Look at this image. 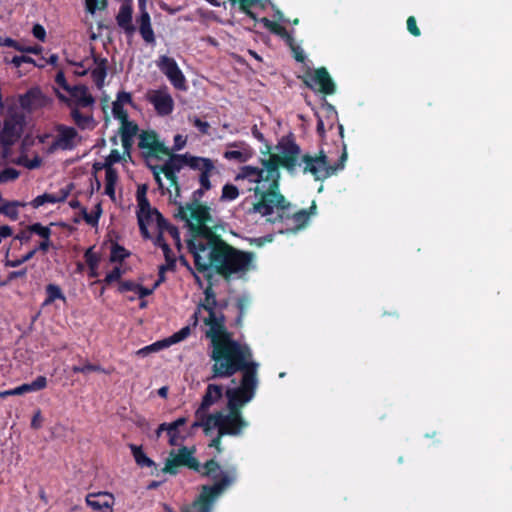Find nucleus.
<instances>
[{"instance_id":"obj_62","label":"nucleus","mask_w":512,"mask_h":512,"mask_svg":"<svg viewBox=\"0 0 512 512\" xmlns=\"http://www.w3.org/2000/svg\"><path fill=\"white\" fill-rule=\"evenodd\" d=\"M32 232L30 231V225L27 228L22 229L14 238L19 240L21 243H27L30 241Z\"/></svg>"},{"instance_id":"obj_21","label":"nucleus","mask_w":512,"mask_h":512,"mask_svg":"<svg viewBox=\"0 0 512 512\" xmlns=\"http://www.w3.org/2000/svg\"><path fill=\"white\" fill-rule=\"evenodd\" d=\"M57 137L56 144L61 150H72L75 148V140L78 138V132L74 127L59 124L56 127Z\"/></svg>"},{"instance_id":"obj_34","label":"nucleus","mask_w":512,"mask_h":512,"mask_svg":"<svg viewBox=\"0 0 512 512\" xmlns=\"http://www.w3.org/2000/svg\"><path fill=\"white\" fill-rule=\"evenodd\" d=\"M260 0H230L232 5L239 4L240 10L245 13L249 18L256 19V15L251 11V7L256 5Z\"/></svg>"},{"instance_id":"obj_32","label":"nucleus","mask_w":512,"mask_h":512,"mask_svg":"<svg viewBox=\"0 0 512 512\" xmlns=\"http://www.w3.org/2000/svg\"><path fill=\"white\" fill-rule=\"evenodd\" d=\"M19 206H24V204L19 201H8L6 204L1 206L0 214H3L9 217L12 220H16L19 216L17 208Z\"/></svg>"},{"instance_id":"obj_42","label":"nucleus","mask_w":512,"mask_h":512,"mask_svg":"<svg viewBox=\"0 0 512 512\" xmlns=\"http://www.w3.org/2000/svg\"><path fill=\"white\" fill-rule=\"evenodd\" d=\"M20 172L12 167L5 168L0 172V184L16 180Z\"/></svg>"},{"instance_id":"obj_40","label":"nucleus","mask_w":512,"mask_h":512,"mask_svg":"<svg viewBox=\"0 0 512 512\" xmlns=\"http://www.w3.org/2000/svg\"><path fill=\"white\" fill-rule=\"evenodd\" d=\"M188 121L198 129V131L203 135L209 134L210 124L207 121L201 120L197 116H189Z\"/></svg>"},{"instance_id":"obj_47","label":"nucleus","mask_w":512,"mask_h":512,"mask_svg":"<svg viewBox=\"0 0 512 512\" xmlns=\"http://www.w3.org/2000/svg\"><path fill=\"white\" fill-rule=\"evenodd\" d=\"M35 254H36V250H30L29 252H27L25 255L21 256L18 259H14V260L7 259L5 262V266L18 267V266L22 265L23 263L31 260Z\"/></svg>"},{"instance_id":"obj_49","label":"nucleus","mask_w":512,"mask_h":512,"mask_svg":"<svg viewBox=\"0 0 512 512\" xmlns=\"http://www.w3.org/2000/svg\"><path fill=\"white\" fill-rule=\"evenodd\" d=\"M112 113L113 116L120 121V123L129 120L128 113L124 109V106L119 105L118 103L112 104Z\"/></svg>"},{"instance_id":"obj_33","label":"nucleus","mask_w":512,"mask_h":512,"mask_svg":"<svg viewBox=\"0 0 512 512\" xmlns=\"http://www.w3.org/2000/svg\"><path fill=\"white\" fill-rule=\"evenodd\" d=\"M130 256V252L123 246L115 243L111 247L110 261L111 262H123Z\"/></svg>"},{"instance_id":"obj_64","label":"nucleus","mask_w":512,"mask_h":512,"mask_svg":"<svg viewBox=\"0 0 512 512\" xmlns=\"http://www.w3.org/2000/svg\"><path fill=\"white\" fill-rule=\"evenodd\" d=\"M55 81L56 83L62 88L64 89L65 91H70V89L73 87V86H70L67 81H66V78H65V75L63 72H58L57 75H56V78H55Z\"/></svg>"},{"instance_id":"obj_15","label":"nucleus","mask_w":512,"mask_h":512,"mask_svg":"<svg viewBox=\"0 0 512 512\" xmlns=\"http://www.w3.org/2000/svg\"><path fill=\"white\" fill-rule=\"evenodd\" d=\"M147 99L159 116H168L174 110V100L167 87L150 91Z\"/></svg>"},{"instance_id":"obj_45","label":"nucleus","mask_w":512,"mask_h":512,"mask_svg":"<svg viewBox=\"0 0 512 512\" xmlns=\"http://www.w3.org/2000/svg\"><path fill=\"white\" fill-rule=\"evenodd\" d=\"M72 371H73V373H82V374H87L90 372H105V370L100 365L91 364V363H86L83 366H73Z\"/></svg>"},{"instance_id":"obj_50","label":"nucleus","mask_w":512,"mask_h":512,"mask_svg":"<svg viewBox=\"0 0 512 512\" xmlns=\"http://www.w3.org/2000/svg\"><path fill=\"white\" fill-rule=\"evenodd\" d=\"M179 467V464H177L175 458L172 456L166 460L165 466L162 468V472L170 475H176L179 472Z\"/></svg>"},{"instance_id":"obj_6","label":"nucleus","mask_w":512,"mask_h":512,"mask_svg":"<svg viewBox=\"0 0 512 512\" xmlns=\"http://www.w3.org/2000/svg\"><path fill=\"white\" fill-rule=\"evenodd\" d=\"M205 420V422H194L192 428L202 427L206 435H210L211 431L217 428L220 436H238L248 426L242 412L235 410H228V414L218 411L210 414Z\"/></svg>"},{"instance_id":"obj_5","label":"nucleus","mask_w":512,"mask_h":512,"mask_svg":"<svg viewBox=\"0 0 512 512\" xmlns=\"http://www.w3.org/2000/svg\"><path fill=\"white\" fill-rule=\"evenodd\" d=\"M194 453V447L189 448L182 446L179 448L177 453L172 450L170 452V456L175 458V461L180 467H187L190 470L197 472L201 477L211 479L213 481L212 485L219 484L223 480L227 479L228 484L224 487L223 493L236 481V467L231 466L224 470L215 458H211L204 464H201L198 459L194 457Z\"/></svg>"},{"instance_id":"obj_16","label":"nucleus","mask_w":512,"mask_h":512,"mask_svg":"<svg viewBox=\"0 0 512 512\" xmlns=\"http://www.w3.org/2000/svg\"><path fill=\"white\" fill-rule=\"evenodd\" d=\"M188 211L189 218L196 222L195 225L208 223L212 220L209 207L201 203H188L186 207L179 205L176 216L188 221Z\"/></svg>"},{"instance_id":"obj_9","label":"nucleus","mask_w":512,"mask_h":512,"mask_svg":"<svg viewBox=\"0 0 512 512\" xmlns=\"http://www.w3.org/2000/svg\"><path fill=\"white\" fill-rule=\"evenodd\" d=\"M25 125L24 113L14 107L8 108L0 131V145L4 148L14 145L21 138Z\"/></svg>"},{"instance_id":"obj_23","label":"nucleus","mask_w":512,"mask_h":512,"mask_svg":"<svg viewBox=\"0 0 512 512\" xmlns=\"http://www.w3.org/2000/svg\"><path fill=\"white\" fill-rule=\"evenodd\" d=\"M60 99L65 100L67 102V105L71 108L70 116L79 129H94V127L96 126V122L92 114H82L79 108L73 107L72 101L65 98L64 96H60Z\"/></svg>"},{"instance_id":"obj_12","label":"nucleus","mask_w":512,"mask_h":512,"mask_svg":"<svg viewBox=\"0 0 512 512\" xmlns=\"http://www.w3.org/2000/svg\"><path fill=\"white\" fill-rule=\"evenodd\" d=\"M156 65L175 89L180 91L187 90L186 78L174 58L161 55L157 59Z\"/></svg>"},{"instance_id":"obj_43","label":"nucleus","mask_w":512,"mask_h":512,"mask_svg":"<svg viewBox=\"0 0 512 512\" xmlns=\"http://www.w3.org/2000/svg\"><path fill=\"white\" fill-rule=\"evenodd\" d=\"M85 261L89 267V270H96L99 264V256L93 252V248H88L84 253Z\"/></svg>"},{"instance_id":"obj_52","label":"nucleus","mask_w":512,"mask_h":512,"mask_svg":"<svg viewBox=\"0 0 512 512\" xmlns=\"http://www.w3.org/2000/svg\"><path fill=\"white\" fill-rule=\"evenodd\" d=\"M121 159L122 156L120 152L117 149H113L111 150L110 154L106 157L103 166H105V168L113 167V164L120 162Z\"/></svg>"},{"instance_id":"obj_61","label":"nucleus","mask_w":512,"mask_h":512,"mask_svg":"<svg viewBox=\"0 0 512 512\" xmlns=\"http://www.w3.org/2000/svg\"><path fill=\"white\" fill-rule=\"evenodd\" d=\"M149 169L152 171L153 173V176H154V179L158 185V188L163 190L164 189V184L162 182V178H161V173H163L162 171H159V168H160V165H151V164H147Z\"/></svg>"},{"instance_id":"obj_24","label":"nucleus","mask_w":512,"mask_h":512,"mask_svg":"<svg viewBox=\"0 0 512 512\" xmlns=\"http://www.w3.org/2000/svg\"><path fill=\"white\" fill-rule=\"evenodd\" d=\"M74 100V107L86 108L91 107L95 103L94 97L89 93L85 85H75L68 91Z\"/></svg>"},{"instance_id":"obj_41","label":"nucleus","mask_w":512,"mask_h":512,"mask_svg":"<svg viewBox=\"0 0 512 512\" xmlns=\"http://www.w3.org/2000/svg\"><path fill=\"white\" fill-rule=\"evenodd\" d=\"M30 231L32 234L40 236L42 239L50 238L52 231L49 226H43L41 223H33L30 225Z\"/></svg>"},{"instance_id":"obj_37","label":"nucleus","mask_w":512,"mask_h":512,"mask_svg":"<svg viewBox=\"0 0 512 512\" xmlns=\"http://www.w3.org/2000/svg\"><path fill=\"white\" fill-rule=\"evenodd\" d=\"M190 333H191L190 327L185 326V327L181 328L179 331L175 332L174 334H172L171 336H169L168 338H165V339H166L168 346H171L173 344H176V343H179V342L185 340L190 335Z\"/></svg>"},{"instance_id":"obj_30","label":"nucleus","mask_w":512,"mask_h":512,"mask_svg":"<svg viewBox=\"0 0 512 512\" xmlns=\"http://www.w3.org/2000/svg\"><path fill=\"white\" fill-rule=\"evenodd\" d=\"M249 305V299L246 296H240L236 300V308L238 310V315L233 323V326L240 328L243 325V318L246 313V309Z\"/></svg>"},{"instance_id":"obj_14","label":"nucleus","mask_w":512,"mask_h":512,"mask_svg":"<svg viewBox=\"0 0 512 512\" xmlns=\"http://www.w3.org/2000/svg\"><path fill=\"white\" fill-rule=\"evenodd\" d=\"M223 396V387L218 384H208L205 393L202 397V401L195 411V422H205L206 418L209 417V408L217 403Z\"/></svg>"},{"instance_id":"obj_1","label":"nucleus","mask_w":512,"mask_h":512,"mask_svg":"<svg viewBox=\"0 0 512 512\" xmlns=\"http://www.w3.org/2000/svg\"><path fill=\"white\" fill-rule=\"evenodd\" d=\"M262 165L263 168L243 166L236 177V179H248L256 183L253 189L256 202L249 209V213L260 214L272 224H281L283 226L279 230L281 233L298 232L316 213L315 202H312L309 209L296 210L280 191V176L268 173L270 169L268 159L263 160Z\"/></svg>"},{"instance_id":"obj_2","label":"nucleus","mask_w":512,"mask_h":512,"mask_svg":"<svg viewBox=\"0 0 512 512\" xmlns=\"http://www.w3.org/2000/svg\"><path fill=\"white\" fill-rule=\"evenodd\" d=\"M225 365H229V361L225 363L213 364L212 375L208 379L229 378L237 372L242 373L240 384L238 387L227 388L225 396L227 398L228 410L242 412V408L249 403L255 396L258 387V368L259 364L254 361L253 354L241 357L236 364L225 370Z\"/></svg>"},{"instance_id":"obj_19","label":"nucleus","mask_w":512,"mask_h":512,"mask_svg":"<svg viewBox=\"0 0 512 512\" xmlns=\"http://www.w3.org/2000/svg\"><path fill=\"white\" fill-rule=\"evenodd\" d=\"M169 159L163 164L160 165L159 171H162L163 174L172 175V173H178L184 166L190 167L191 159H194L195 156L189 154H169Z\"/></svg>"},{"instance_id":"obj_25","label":"nucleus","mask_w":512,"mask_h":512,"mask_svg":"<svg viewBox=\"0 0 512 512\" xmlns=\"http://www.w3.org/2000/svg\"><path fill=\"white\" fill-rule=\"evenodd\" d=\"M86 503L89 507L94 510H104L108 512H113L112 504H113V496L108 493H91L86 497Z\"/></svg>"},{"instance_id":"obj_28","label":"nucleus","mask_w":512,"mask_h":512,"mask_svg":"<svg viewBox=\"0 0 512 512\" xmlns=\"http://www.w3.org/2000/svg\"><path fill=\"white\" fill-rule=\"evenodd\" d=\"M129 448L132 452V455L134 457V460L136 464L140 467H153L155 470H157L156 463L149 458L143 451L141 446H137L135 444H130Z\"/></svg>"},{"instance_id":"obj_58","label":"nucleus","mask_w":512,"mask_h":512,"mask_svg":"<svg viewBox=\"0 0 512 512\" xmlns=\"http://www.w3.org/2000/svg\"><path fill=\"white\" fill-rule=\"evenodd\" d=\"M155 221L157 223V226H158L160 232H162V233L164 230L166 231V229L172 225L169 223V221L167 219L164 218V216L158 210H155Z\"/></svg>"},{"instance_id":"obj_56","label":"nucleus","mask_w":512,"mask_h":512,"mask_svg":"<svg viewBox=\"0 0 512 512\" xmlns=\"http://www.w3.org/2000/svg\"><path fill=\"white\" fill-rule=\"evenodd\" d=\"M406 23H407V30L409 31V33L411 35H413L414 37L420 36L421 31H420V29L417 26V21H416V18L414 16H409L407 18V22Z\"/></svg>"},{"instance_id":"obj_20","label":"nucleus","mask_w":512,"mask_h":512,"mask_svg":"<svg viewBox=\"0 0 512 512\" xmlns=\"http://www.w3.org/2000/svg\"><path fill=\"white\" fill-rule=\"evenodd\" d=\"M47 386V379L45 376H38L31 383L22 384L16 388L0 391V398L5 399L9 396L23 395L28 392L40 391Z\"/></svg>"},{"instance_id":"obj_29","label":"nucleus","mask_w":512,"mask_h":512,"mask_svg":"<svg viewBox=\"0 0 512 512\" xmlns=\"http://www.w3.org/2000/svg\"><path fill=\"white\" fill-rule=\"evenodd\" d=\"M46 294H47V297H46L43 305H50L57 299H60L63 301L66 300V297L63 294L61 288L55 284H48L46 286Z\"/></svg>"},{"instance_id":"obj_31","label":"nucleus","mask_w":512,"mask_h":512,"mask_svg":"<svg viewBox=\"0 0 512 512\" xmlns=\"http://www.w3.org/2000/svg\"><path fill=\"white\" fill-rule=\"evenodd\" d=\"M139 131L138 125L130 120L121 122L119 133L121 138L133 139Z\"/></svg>"},{"instance_id":"obj_13","label":"nucleus","mask_w":512,"mask_h":512,"mask_svg":"<svg viewBox=\"0 0 512 512\" xmlns=\"http://www.w3.org/2000/svg\"><path fill=\"white\" fill-rule=\"evenodd\" d=\"M138 147L147 150L148 156L159 158L162 155H169L170 150L163 142L158 139V134L154 130H144L139 135Z\"/></svg>"},{"instance_id":"obj_44","label":"nucleus","mask_w":512,"mask_h":512,"mask_svg":"<svg viewBox=\"0 0 512 512\" xmlns=\"http://www.w3.org/2000/svg\"><path fill=\"white\" fill-rule=\"evenodd\" d=\"M273 34L281 37L282 39H284L286 41V43L289 45V46H292L293 42H294V38L293 36L286 30V28L280 24H276V26H274V28L272 29V32Z\"/></svg>"},{"instance_id":"obj_8","label":"nucleus","mask_w":512,"mask_h":512,"mask_svg":"<svg viewBox=\"0 0 512 512\" xmlns=\"http://www.w3.org/2000/svg\"><path fill=\"white\" fill-rule=\"evenodd\" d=\"M190 228L193 238L188 241L187 245L189 252L193 255L195 264L197 255L201 257L206 255L208 251L212 250V247L218 245L223 239L212 228L208 227L207 223L199 225L190 224Z\"/></svg>"},{"instance_id":"obj_60","label":"nucleus","mask_w":512,"mask_h":512,"mask_svg":"<svg viewBox=\"0 0 512 512\" xmlns=\"http://www.w3.org/2000/svg\"><path fill=\"white\" fill-rule=\"evenodd\" d=\"M137 288H138V283H135L134 281H131V280H126V281L120 282L118 290L121 293L128 292V291H132V292L136 293Z\"/></svg>"},{"instance_id":"obj_18","label":"nucleus","mask_w":512,"mask_h":512,"mask_svg":"<svg viewBox=\"0 0 512 512\" xmlns=\"http://www.w3.org/2000/svg\"><path fill=\"white\" fill-rule=\"evenodd\" d=\"M133 6L132 0H124L116 15L117 25L124 30L127 36H132L136 28L132 23Z\"/></svg>"},{"instance_id":"obj_27","label":"nucleus","mask_w":512,"mask_h":512,"mask_svg":"<svg viewBox=\"0 0 512 512\" xmlns=\"http://www.w3.org/2000/svg\"><path fill=\"white\" fill-rule=\"evenodd\" d=\"M206 280L208 281L207 287L204 289L205 301L201 304V307L208 312V309L211 308V311H215L217 306L216 294L213 290L212 273H206Z\"/></svg>"},{"instance_id":"obj_51","label":"nucleus","mask_w":512,"mask_h":512,"mask_svg":"<svg viewBox=\"0 0 512 512\" xmlns=\"http://www.w3.org/2000/svg\"><path fill=\"white\" fill-rule=\"evenodd\" d=\"M139 32L146 43H153L155 41V35L151 25L139 26Z\"/></svg>"},{"instance_id":"obj_55","label":"nucleus","mask_w":512,"mask_h":512,"mask_svg":"<svg viewBox=\"0 0 512 512\" xmlns=\"http://www.w3.org/2000/svg\"><path fill=\"white\" fill-rule=\"evenodd\" d=\"M137 204H138L137 214H144V213H154L155 214V210H157L156 208L151 207L148 198L137 201Z\"/></svg>"},{"instance_id":"obj_46","label":"nucleus","mask_w":512,"mask_h":512,"mask_svg":"<svg viewBox=\"0 0 512 512\" xmlns=\"http://www.w3.org/2000/svg\"><path fill=\"white\" fill-rule=\"evenodd\" d=\"M18 164L23 165L30 170L37 169L42 164V158L38 155L34 156L32 159L21 157L19 158Z\"/></svg>"},{"instance_id":"obj_39","label":"nucleus","mask_w":512,"mask_h":512,"mask_svg":"<svg viewBox=\"0 0 512 512\" xmlns=\"http://www.w3.org/2000/svg\"><path fill=\"white\" fill-rule=\"evenodd\" d=\"M45 203H51V204L57 203L56 195L44 193V194L39 195L36 198H34L31 202V205L33 208H39L40 206L44 205Z\"/></svg>"},{"instance_id":"obj_59","label":"nucleus","mask_w":512,"mask_h":512,"mask_svg":"<svg viewBox=\"0 0 512 512\" xmlns=\"http://www.w3.org/2000/svg\"><path fill=\"white\" fill-rule=\"evenodd\" d=\"M132 95L126 91H120L117 94L116 101L113 103H118L119 105L124 106L125 104H132Z\"/></svg>"},{"instance_id":"obj_53","label":"nucleus","mask_w":512,"mask_h":512,"mask_svg":"<svg viewBox=\"0 0 512 512\" xmlns=\"http://www.w3.org/2000/svg\"><path fill=\"white\" fill-rule=\"evenodd\" d=\"M122 276V270L120 267H114L112 271L107 273L105 278L103 279V282L106 285H110L111 283L118 281Z\"/></svg>"},{"instance_id":"obj_57","label":"nucleus","mask_w":512,"mask_h":512,"mask_svg":"<svg viewBox=\"0 0 512 512\" xmlns=\"http://www.w3.org/2000/svg\"><path fill=\"white\" fill-rule=\"evenodd\" d=\"M84 213V220L87 224L89 225H97L98 224V221H99V218H100V214H101V209H100V206L98 205V211L95 212V213H87L86 210L83 211Z\"/></svg>"},{"instance_id":"obj_26","label":"nucleus","mask_w":512,"mask_h":512,"mask_svg":"<svg viewBox=\"0 0 512 512\" xmlns=\"http://www.w3.org/2000/svg\"><path fill=\"white\" fill-rule=\"evenodd\" d=\"M96 67L91 71V77L98 88H102L105 78L107 76V59L101 58L97 55L93 56Z\"/></svg>"},{"instance_id":"obj_35","label":"nucleus","mask_w":512,"mask_h":512,"mask_svg":"<svg viewBox=\"0 0 512 512\" xmlns=\"http://www.w3.org/2000/svg\"><path fill=\"white\" fill-rule=\"evenodd\" d=\"M223 156L227 160H236L239 163H244L251 157V153L249 151L227 150Z\"/></svg>"},{"instance_id":"obj_22","label":"nucleus","mask_w":512,"mask_h":512,"mask_svg":"<svg viewBox=\"0 0 512 512\" xmlns=\"http://www.w3.org/2000/svg\"><path fill=\"white\" fill-rule=\"evenodd\" d=\"M43 102L44 95L38 87L30 88L26 93L19 96V104L24 110L31 111L41 107Z\"/></svg>"},{"instance_id":"obj_17","label":"nucleus","mask_w":512,"mask_h":512,"mask_svg":"<svg viewBox=\"0 0 512 512\" xmlns=\"http://www.w3.org/2000/svg\"><path fill=\"white\" fill-rule=\"evenodd\" d=\"M190 168L200 172L198 181L201 187L204 189L212 188L210 177L216 170L213 160L210 158L195 156V158L190 161Z\"/></svg>"},{"instance_id":"obj_38","label":"nucleus","mask_w":512,"mask_h":512,"mask_svg":"<svg viewBox=\"0 0 512 512\" xmlns=\"http://www.w3.org/2000/svg\"><path fill=\"white\" fill-rule=\"evenodd\" d=\"M163 246L162 250L166 263L162 266L168 268L169 271H174L176 268V257L169 244H164Z\"/></svg>"},{"instance_id":"obj_4","label":"nucleus","mask_w":512,"mask_h":512,"mask_svg":"<svg viewBox=\"0 0 512 512\" xmlns=\"http://www.w3.org/2000/svg\"><path fill=\"white\" fill-rule=\"evenodd\" d=\"M204 324L210 327L206 336L211 339L212 353L210 357L214 364L229 361V365H225L226 370L231 367V364H236V361L238 362L241 357L253 354L247 344L234 340L225 325L216 321V312L211 311V308L208 309V317L204 319Z\"/></svg>"},{"instance_id":"obj_11","label":"nucleus","mask_w":512,"mask_h":512,"mask_svg":"<svg viewBox=\"0 0 512 512\" xmlns=\"http://www.w3.org/2000/svg\"><path fill=\"white\" fill-rule=\"evenodd\" d=\"M299 154L300 147L294 141L281 143V155L271 154L268 158V164L270 166L268 173H274L280 176V166L292 172L297 165Z\"/></svg>"},{"instance_id":"obj_54","label":"nucleus","mask_w":512,"mask_h":512,"mask_svg":"<svg viewBox=\"0 0 512 512\" xmlns=\"http://www.w3.org/2000/svg\"><path fill=\"white\" fill-rule=\"evenodd\" d=\"M105 181L106 184L116 185L118 181V172L113 167L105 168Z\"/></svg>"},{"instance_id":"obj_36","label":"nucleus","mask_w":512,"mask_h":512,"mask_svg":"<svg viewBox=\"0 0 512 512\" xmlns=\"http://www.w3.org/2000/svg\"><path fill=\"white\" fill-rule=\"evenodd\" d=\"M239 196V189L237 186L227 183L222 188L221 201H233Z\"/></svg>"},{"instance_id":"obj_3","label":"nucleus","mask_w":512,"mask_h":512,"mask_svg":"<svg viewBox=\"0 0 512 512\" xmlns=\"http://www.w3.org/2000/svg\"><path fill=\"white\" fill-rule=\"evenodd\" d=\"M255 254L242 251L228 244L225 240L212 247L206 255H197L195 268L200 273H211L213 269L218 275L229 280L233 275H244L253 267Z\"/></svg>"},{"instance_id":"obj_10","label":"nucleus","mask_w":512,"mask_h":512,"mask_svg":"<svg viewBox=\"0 0 512 512\" xmlns=\"http://www.w3.org/2000/svg\"><path fill=\"white\" fill-rule=\"evenodd\" d=\"M298 78L314 92H320L323 95H333L336 92V84L325 67L308 69Z\"/></svg>"},{"instance_id":"obj_48","label":"nucleus","mask_w":512,"mask_h":512,"mask_svg":"<svg viewBox=\"0 0 512 512\" xmlns=\"http://www.w3.org/2000/svg\"><path fill=\"white\" fill-rule=\"evenodd\" d=\"M85 3L87 11L91 14H94L97 9L103 10L107 6L106 0H85Z\"/></svg>"},{"instance_id":"obj_7","label":"nucleus","mask_w":512,"mask_h":512,"mask_svg":"<svg viewBox=\"0 0 512 512\" xmlns=\"http://www.w3.org/2000/svg\"><path fill=\"white\" fill-rule=\"evenodd\" d=\"M347 157L348 154L345 144H343L341 156L333 165L329 164L328 157L323 151H320L315 156L305 154L302 157V161L304 162L303 173L312 174L317 181L327 179L344 168Z\"/></svg>"},{"instance_id":"obj_63","label":"nucleus","mask_w":512,"mask_h":512,"mask_svg":"<svg viewBox=\"0 0 512 512\" xmlns=\"http://www.w3.org/2000/svg\"><path fill=\"white\" fill-rule=\"evenodd\" d=\"M32 34L35 38L40 41H44L46 37V31L44 27L40 24H35L32 29Z\"/></svg>"}]
</instances>
